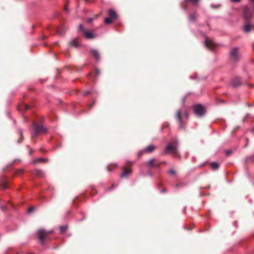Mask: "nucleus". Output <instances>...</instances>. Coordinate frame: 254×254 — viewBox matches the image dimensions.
<instances>
[{
  "label": "nucleus",
  "instance_id": "1",
  "mask_svg": "<svg viewBox=\"0 0 254 254\" xmlns=\"http://www.w3.org/2000/svg\"><path fill=\"white\" fill-rule=\"evenodd\" d=\"M178 146V141L176 139H173L171 142L168 144L164 150V153L172 154L173 155H178L177 148Z\"/></svg>",
  "mask_w": 254,
  "mask_h": 254
},
{
  "label": "nucleus",
  "instance_id": "2",
  "mask_svg": "<svg viewBox=\"0 0 254 254\" xmlns=\"http://www.w3.org/2000/svg\"><path fill=\"white\" fill-rule=\"evenodd\" d=\"M32 126L34 127V130L31 132L32 137H35L41 133H46L48 129L43 125H38L36 122H33Z\"/></svg>",
  "mask_w": 254,
  "mask_h": 254
},
{
  "label": "nucleus",
  "instance_id": "3",
  "mask_svg": "<svg viewBox=\"0 0 254 254\" xmlns=\"http://www.w3.org/2000/svg\"><path fill=\"white\" fill-rule=\"evenodd\" d=\"M254 14V11L249 5H246L243 7V17L245 19L251 18Z\"/></svg>",
  "mask_w": 254,
  "mask_h": 254
},
{
  "label": "nucleus",
  "instance_id": "4",
  "mask_svg": "<svg viewBox=\"0 0 254 254\" xmlns=\"http://www.w3.org/2000/svg\"><path fill=\"white\" fill-rule=\"evenodd\" d=\"M193 109L194 113L199 117H201L205 114V110L204 108L200 104H196L193 105Z\"/></svg>",
  "mask_w": 254,
  "mask_h": 254
},
{
  "label": "nucleus",
  "instance_id": "5",
  "mask_svg": "<svg viewBox=\"0 0 254 254\" xmlns=\"http://www.w3.org/2000/svg\"><path fill=\"white\" fill-rule=\"evenodd\" d=\"M177 124L179 125V128L185 129L186 126L185 123L183 122L181 115V111L179 110L177 111L175 116Z\"/></svg>",
  "mask_w": 254,
  "mask_h": 254
},
{
  "label": "nucleus",
  "instance_id": "6",
  "mask_svg": "<svg viewBox=\"0 0 254 254\" xmlns=\"http://www.w3.org/2000/svg\"><path fill=\"white\" fill-rule=\"evenodd\" d=\"M238 48L235 47L231 49L230 52V56L234 60H237L238 57Z\"/></svg>",
  "mask_w": 254,
  "mask_h": 254
},
{
  "label": "nucleus",
  "instance_id": "7",
  "mask_svg": "<svg viewBox=\"0 0 254 254\" xmlns=\"http://www.w3.org/2000/svg\"><path fill=\"white\" fill-rule=\"evenodd\" d=\"M205 46L210 50H213L215 47V44L208 38H206L204 42Z\"/></svg>",
  "mask_w": 254,
  "mask_h": 254
},
{
  "label": "nucleus",
  "instance_id": "8",
  "mask_svg": "<svg viewBox=\"0 0 254 254\" xmlns=\"http://www.w3.org/2000/svg\"><path fill=\"white\" fill-rule=\"evenodd\" d=\"M46 234L45 231L44 229H40L38 232V236L42 244H44L45 240V236Z\"/></svg>",
  "mask_w": 254,
  "mask_h": 254
},
{
  "label": "nucleus",
  "instance_id": "9",
  "mask_svg": "<svg viewBox=\"0 0 254 254\" xmlns=\"http://www.w3.org/2000/svg\"><path fill=\"white\" fill-rule=\"evenodd\" d=\"M241 84V79L239 77H236L233 79L231 82V85L233 87H237Z\"/></svg>",
  "mask_w": 254,
  "mask_h": 254
},
{
  "label": "nucleus",
  "instance_id": "10",
  "mask_svg": "<svg viewBox=\"0 0 254 254\" xmlns=\"http://www.w3.org/2000/svg\"><path fill=\"white\" fill-rule=\"evenodd\" d=\"M251 27L252 26L250 23L249 22H247L244 26L243 30L246 33L250 32L251 30Z\"/></svg>",
  "mask_w": 254,
  "mask_h": 254
},
{
  "label": "nucleus",
  "instance_id": "11",
  "mask_svg": "<svg viewBox=\"0 0 254 254\" xmlns=\"http://www.w3.org/2000/svg\"><path fill=\"white\" fill-rule=\"evenodd\" d=\"M84 35L85 37L88 39H92L95 37V35L90 31H84Z\"/></svg>",
  "mask_w": 254,
  "mask_h": 254
},
{
  "label": "nucleus",
  "instance_id": "12",
  "mask_svg": "<svg viewBox=\"0 0 254 254\" xmlns=\"http://www.w3.org/2000/svg\"><path fill=\"white\" fill-rule=\"evenodd\" d=\"M91 52L93 56V57L96 59L97 61H99L100 60V54L99 52L96 50H92Z\"/></svg>",
  "mask_w": 254,
  "mask_h": 254
},
{
  "label": "nucleus",
  "instance_id": "13",
  "mask_svg": "<svg viewBox=\"0 0 254 254\" xmlns=\"http://www.w3.org/2000/svg\"><path fill=\"white\" fill-rule=\"evenodd\" d=\"M108 13L110 17L113 19L114 20L117 18V14L116 12L113 9H110L108 11Z\"/></svg>",
  "mask_w": 254,
  "mask_h": 254
},
{
  "label": "nucleus",
  "instance_id": "14",
  "mask_svg": "<svg viewBox=\"0 0 254 254\" xmlns=\"http://www.w3.org/2000/svg\"><path fill=\"white\" fill-rule=\"evenodd\" d=\"M155 159L153 158H151L148 161L146 162L144 164L148 167L152 168L153 167Z\"/></svg>",
  "mask_w": 254,
  "mask_h": 254
},
{
  "label": "nucleus",
  "instance_id": "15",
  "mask_svg": "<svg viewBox=\"0 0 254 254\" xmlns=\"http://www.w3.org/2000/svg\"><path fill=\"white\" fill-rule=\"evenodd\" d=\"M35 174L37 177H40V178H43L45 177V174H44V172L41 170H39V169L36 170H35Z\"/></svg>",
  "mask_w": 254,
  "mask_h": 254
},
{
  "label": "nucleus",
  "instance_id": "16",
  "mask_svg": "<svg viewBox=\"0 0 254 254\" xmlns=\"http://www.w3.org/2000/svg\"><path fill=\"white\" fill-rule=\"evenodd\" d=\"M69 45L70 46H74L76 48H78L79 47V44L77 41V39L75 38L70 41Z\"/></svg>",
  "mask_w": 254,
  "mask_h": 254
},
{
  "label": "nucleus",
  "instance_id": "17",
  "mask_svg": "<svg viewBox=\"0 0 254 254\" xmlns=\"http://www.w3.org/2000/svg\"><path fill=\"white\" fill-rule=\"evenodd\" d=\"M155 148V146L151 145L145 148L144 151L146 152H151Z\"/></svg>",
  "mask_w": 254,
  "mask_h": 254
},
{
  "label": "nucleus",
  "instance_id": "18",
  "mask_svg": "<svg viewBox=\"0 0 254 254\" xmlns=\"http://www.w3.org/2000/svg\"><path fill=\"white\" fill-rule=\"evenodd\" d=\"M131 172L130 170H125L121 175V178L127 177Z\"/></svg>",
  "mask_w": 254,
  "mask_h": 254
},
{
  "label": "nucleus",
  "instance_id": "19",
  "mask_svg": "<svg viewBox=\"0 0 254 254\" xmlns=\"http://www.w3.org/2000/svg\"><path fill=\"white\" fill-rule=\"evenodd\" d=\"M211 168L214 170H217L219 168V165L215 162H212L210 163Z\"/></svg>",
  "mask_w": 254,
  "mask_h": 254
},
{
  "label": "nucleus",
  "instance_id": "20",
  "mask_svg": "<svg viewBox=\"0 0 254 254\" xmlns=\"http://www.w3.org/2000/svg\"><path fill=\"white\" fill-rule=\"evenodd\" d=\"M197 17V14L196 13H193L189 15V19L190 21H194L195 20Z\"/></svg>",
  "mask_w": 254,
  "mask_h": 254
},
{
  "label": "nucleus",
  "instance_id": "21",
  "mask_svg": "<svg viewBox=\"0 0 254 254\" xmlns=\"http://www.w3.org/2000/svg\"><path fill=\"white\" fill-rule=\"evenodd\" d=\"M113 20H114L113 19L111 18L110 17H108L105 18L104 22L107 24H110L113 22Z\"/></svg>",
  "mask_w": 254,
  "mask_h": 254
},
{
  "label": "nucleus",
  "instance_id": "22",
  "mask_svg": "<svg viewBox=\"0 0 254 254\" xmlns=\"http://www.w3.org/2000/svg\"><path fill=\"white\" fill-rule=\"evenodd\" d=\"M60 229L61 230V232L62 233H64L65 232L67 229V226H61L60 227Z\"/></svg>",
  "mask_w": 254,
  "mask_h": 254
},
{
  "label": "nucleus",
  "instance_id": "23",
  "mask_svg": "<svg viewBox=\"0 0 254 254\" xmlns=\"http://www.w3.org/2000/svg\"><path fill=\"white\" fill-rule=\"evenodd\" d=\"M47 159H44V158H39L37 159H36L34 161V163H38V162H41V161H43V162H46L47 161Z\"/></svg>",
  "mask_w": 254,
  "mask_h": 254
},
{
  "label": "nucleus",
  "instance_id": "24",
  "mask_svg": "<svg viewBox=\"0 0 254 254\" xmlns=\"http://www.w3.org/2000/svg\"><path fill=\"white\" fill-rule=\"evenodd\" d=\"M79 30L82 32L83 34L84 33V31H86L84 29V26L82 24H80L78 26Z\"/></svg>",
  "mask_w": 254,
  "mask_h": 254
},
{
  "label": "nucleus",
  "instance_id": "25",
  "mask_svg": "<svg viewBox=\"0 0 254 254\" xmlns=\"http://www.w3.org/2000/svg\"><path fill=\"white\" fill-rule=\"evenodd\" d=\"M0 186L3 189H5L7 188V185L5 182H3L1 184H0Z\"/></svg>",
  "mask_w": 254,
  "mask_h": 254
},
{
  "label": "nucleus",
  "instance_id": "26",
  "mask_svg": "<svg viewBox=\"0 0 254 254\" xmlns=\"http://www.w3.org/2000/svg\"><path fill=\"white\" fill-rule=\"evenodd\" d=\"M19 130V132H20V135H21V137H22V139L21 140H20V139L18 140V142L20 143V142H21L22 141V140H23V130L21 129H20Z\"/></svg>",
  "mask_w": 254,
  "mask_h": 254
},
{
  "label": "nucleus",
  "instance_id": "27",
  "mask_svg": "<svg viewBox=\"0 0 254 254\" xmlns=\"http://www.w3.org/2000/svg\"><path fill=\"white\" fill-rule=\"evenodd\" d=\"M160 164H161V163L154 162L153 167H155L156 168H159Z\"/></svg>",
  "mask_w": 254,
  "mask_h": 254
},
{
  "label": "nucleus",
  "instance_id": "28",
  "mask_svg": "<svg viewBox=\"0 0 254 254\" xmlns=\"http://www.w3.org/2000/svg\"><path fill=\"white\" fill-rule=\"evenodd\" d=\"M169 173L171 174V175H174L175 174V172L173 169H170L169 171Z\"/></svg>",
  "mask_w": 254,
  "mask_h": 254
},
{
  "label": "nucleus",
  "instance_id": "29",
  "mask_svg": "<svg viewBox=\"0 0 254 254\" xmlns=\"http://www.w3.org/2000/svg\"><path fill=\"white\" fill-rule=\"evenodd\" d=\"M23 106L25 110H27L29 109V106H28V105L25 104L23 105Z\"/></svg>",
  "mask_w": 254,
  "mask_h": 254
},
{
  "label": "nucleus",
  "instance_id": "30",
  "mask_svg": "<svg viewBox=\"0 0 254 254\" xmlns=\"http://www.w3.org/2000/svg\"><path fill=\"white\" fill-rule=\"evenodd\" d=\"M96 75L98 76L100 73V71L98 69H95Z\"/></svg>",
  "mask_w": 254,
  "mask_h": 254
},
{
  "label": "nucleus",
  "instance_id": "31",
  "mask_svg": "<svg viewBox=\"0 0 254 254\" xmlns=\"http://www.w3.org/2000/svg\"><path fill=\"white\" fill-rule=\"evenodd\" d=\"M116 187V186L115 185H113L111 187L109 188L108 190H111L112 189L115 188Z\"/></svg>",
  "mask_w": 254,
  "mask_h": 254
},
{
  "label": "nucleus",
  "instance_id": "32",
  "mask_svg": "<svg viewBox=\"0 0 254 254\" xmlns=\"http://www.w3.org/2000/svg\"><path fill=\"white\" fill-rule=\"evenodd\" d=\"M33 210H34V208L33 207H31L29 208L28 211L29 213H30V212H32Z\"/></svg>",
  "mask_w": 254,
  "mask_h": 254
},
{
  "label": "nucleus",
  "instance_id": "33",
  "mask_svg": "<svg viewBox=\"0 0 254 254\" xmlns=\"http://www.w3.org/2000/svg\"><path fill=\"white\" fill-rule=\"evenodd\" d=\"M225 152L227 155H229L231 153V150H226Z\"/></svg>",
  "mask_w": 254,
  "mask_h": 254
},
{
  "label": "nucleus",
  "instance_id": "34",
  "mask_svg": "<svg viewBox=\"0 0 254 254\" xmlns=\"http://www.w3.org/2000/svg\"><path fill=\"white\" fill-rule=\"evenodd\" d=\"M184 115H185V117L188 119V117H189V114L187 112H185V114H184Z\"/></svg>",
  "mask_w": 254,
  "mask_h": 254
},
{
  "label": "nucleus",
  "instance_id": "35",
  "mask_svg": "<svg viewBox=\"0 0 254 254\" xmlns=\"http://www.w3.org/2000/svg\"><path fill=\"white\" fill-rule=\"evenodd\" d=\"M92 20H93L92 18H90L87 19V22L90 23L92 22Z\"/></svg>",
  "mask_w": 254,
  "mask_h": 254
},
{
  "label": "nucleus",
  "instance_id": "36",
  "mask_svg": "<svg viewBox=\"0 0 254 254\" xmlns=\"http://www.w3.org/2000/svg\"><path fill=\"white\" fill-rule=\"evenodd\" d=\"M23 173V170L22 169L18 170L17 172V174H21Z\"/></svg>",
  "mask_w": 254,
  "mask_h": 254
},
{
  "label": "nucleus",
  "instance_id": "37",
  "mask_svg": "<svg viewBox=\"0 0 254 254\" xmlns=\"http://www.w3.org/2000/svg\"><path fill=\"white\" fill-rule=\"evenodd\" d=\"M89 94H90V92H89V91L86 92L84 94V96H87V95H88Z\"/></svg>",
  "mask_w": 254,
  "mask_h": 254
},
{
  "label": "nucleus",
  "instance_id": "38",
  "mask_svg": "<svg viewBox=\"0 0 254 254\" xmlns=\"http://www.w3.org/2000/svg\"><path fill=\"white\" fill-rule=\"evenodd\" d=\"M1 209H2L3 210H6V207L5 206H1Z\"/></svg>",
  "mask_w": 254,
  "mask_h": 254
},
{
  "label": "nucleus",
  "instance_id": "39",
  "mask_svg": "<svg viewBox=\"0 0 254 254\" xmlns=\"http://www.w3.org/2000/svg\"><path fill=\"white\" fill-rule=\"evenodd\" d=\"M166 189H164L163 190H161V192H166Z\"/></svg>",
  "mask_w": 254,
  "mask_h": 254
},
{
  "label": "nucleus",
  "instance_id": "40",
  "mask_svg": "<svg viewBox=\"0 0 254 254\" xmlns=\"http://www.w3.org/2000/svg\"><path fill=\"white\" fill-rule=\"evenodd\" d=\"M233 2H239L240 0H231Z\"/></svg>",
  "mask_w": 254,
  "mask_h": 254
},
{
  "label": "nucleus",
  "instance_id": "41",
  "mask_svg": "<svg viewBox=\"0 0 254 254\" xmlns=\"http://www.w3.org/2000/svg\"><path fill=\"white\" fill-rule=\"evenodd\" d=\"M234 226H235L236 227H237V222H235L234 223Z\"/></svg>",
  "mask_w": 254,
  "mask_h": 254
},
{
  "label": "nucleus",
  "instance_id": "42",
  "mask_svg": "<svg viewBox=\"0 0 254 254\" xmlns=\"http://www.w3.org/2000/svg\"><path fill=\"white\" fill-rule=\"evenodd\" d=\"M64 9H65V11H66L67 12H68V10L67 7L66 6H65V7Z\"/></svg>",
  "mask_w": 254,
  "mask_h": 254
},
{
  "label": "nucleus",
  "instance_id": "43",
  "mask_svg": "<svg viewBox=\"0 0 254 254\" xmlns=\"http://www.w3.org/2000/svg\"><path fill=\"white\" fill-rule=\"evenodd\" d=\"M58 33L60 35H62V34H63L62 33H61V32H60V31H59V30H58Z\"/></svg>",
  "mask_w": 254,
  "mask_h": 254
},
{
  "label": "nucleus",
  "instance_id": "44",
  "mask_svg": "<svg viewBox=\"0 0 254 254\" xmlns=\"http://www.w3.org/2000/svg\"><path fill=\"white\" fill-rule=\"evenodd\" d=\"M251 2L254 3V0H249Z\"/></svg>",
  "mask_w": 254,
  "mask_h": 254
},
{
  "label": "nucleus",
  "instance_id": "45",
  "mask_svg": "<svg viewBox=\"0 0 254 254\" xmlns=\"http://www.w3.org/2000/svg\"><path fill=\"white\" fill-rule=\"evenodd\" d=\"M180 185H181V184H176V187H178Z\"/></svg>",
  "mask_w": 254,
  "mask_h": 254
},
{
  "label": "nucleus",
  "instance_id": "46",
  "mask_svg": "<svg viewBox=\"0 0 254 254\" xmlns=\"http://www.w3.org/2000/svg\"><path fill=\"white\" fill-rule=\"evenodd\" d=\"M29 154H30V155H31V154H32V151H31H31H30V152H29Z\"/></svg>",
  "mask_w": 254,
  "mask_h": 254
},
{
  "label": "nucleus",
  "instance_id": "47",
  "mask_svg": "<svg viewBox=\"0 0 254 254\" xmlns=\"http://www.w3.org/2000/svg\"><path fill=\"white\" fill-rule=\"evenodd\" d=\"M161 163L166 164V163L165 162H162Z\"/></svg>",
  "mask_w": 254,
  "mask_h": 254
},
{
  "label": "nucleus",
  "instance_id": "48",
  "mask_svg": "<svg viewBox=\"0 0 254 254\" xmlns=\"http://www.w3.org/2000/svg\"><path fill=\"white\" fill-rule=\"evenodd\" d=\"M185 100V98H184L183 99V101L184 102Z\"/></svg>",
  "mask_w": 254,
  "mask_h": 254
},
{
  "label": "nucleus",
  "instance_id": "49",
  "mask_svg": "<svg viewBox=\"0 0 254 254\" xmlns=\"http://www.w3.org/2000/svg\"><path fill=\"white\" fill-rule=\"evenodd\" d=\"M185 210H186V207H185V208H184V211L185 212Z\"/></svg>",
  "mask_w": 254,
  "mask_h": 254
},
{
  "label": "nucleus",
  "instance_id": "50",
  "mask_svg": "<svg viewBox=\"0 0 254 254\" xmlns=\"http://www.w3.org/2000/svg\"><path fill=\"white\" fill-rule=\"evenodd\" d=\"M141 152L142 151H140L139 153V154L138 155H140V153H141Z\"/></svg>",
  "mask_w": 254,
  "mask_h": 254
},
{
  "label": "nucleus",
  "instance_id": "51",
  "mask_svg": "<svg viewBox=\"0 0 254 254\" xmlns=\"http://www.w3.org/2000/svg\"><path fill=\"white\" fill-rule=\"evenodd\" d=\"M85 1H88V0H85Z\"/></svg>",
  "mask_w": 254,
  "mask_h": 254
},
{
  "label": "nucleus",
  "instance_id": "52",
  "mask_svg": "<svg viewBox=\"0 0 254 254\" xmlns=\"http://www.w3.org/2000/svg\"><path fill=\"white\" fill-rule=\"evenodd\" d=\"M30 254H33V253H30Z\"/></svg>",
  "mask_w": 254,
  "mask_h": 254
}]
</instances>
